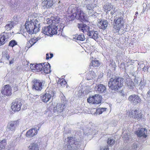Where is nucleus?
Instances as JSON below:
<instances>
[{
    "label": "nucleus",
    "instance_id": "obj_12",
    "mask_svg": "<svg viewBox=\"0 0 150 150\" xmlns=\"http://www.w3.org/2000/svg\"><path fill=\"white\" fill-rule=\"evenodd\" d=\"M68 144L67 145V150H70L71 149H75V146L76 145L75 140L72 137H68Z\"/></svg>",
    "mask_w": 150,
    "mask_h": 150
},
{
    "label": "nucleus",
    "instance_id": "obj_9",
    "mask_svg": "<svg viewBox=\"0 0 150 150\" xmlns=\"http://www.w3.org/2000/svg\"><path fill=\"white\" fill-rule=\"evenodd\" d=\"M128 100L134 105H136L141 102V99L138 96L133 94L129 96L128 98Z\"/></svg>",
    "mask_w": 150,
    "mask_h": 150
},
{
    "label": "nucleus",
    "instance_id": "obj_33",
    "mask_svg": "<svg viewBox=\"0 0 150 150\" xmlns=\"http://www.w3.org/2000/svg\"><path fill=\"white\" fill-rule=\"evenodd\" d=\"M38 40L37 38H33L30 39L28 43V45H29V47H30L33 45Z\"/></svg>",
    "mask_w": 150,
    "mask_h": 150
},
{
    "label": "nucleus",
    "instance_id": "obj_26",
    "mask_svg": "<svg viewBox=\"0 0 150 150\" xmlns=\"http://www.w3.org/2000/svg\"><path fill=\"white\" fill-rule=\"evenodd\" d=\"M90 67V66H89V68H90L89 69L90 71L86 75V79L88 80L92 79L93 78L96 77V75L95 74L94 72L93 71H90V69L91 68V67Z\"/></svg>",
    "mask_w": 150,
    "mask_h": 150
},
{
    "label": "nucleus",
    "instance_id": "obj_61",
    "mask_svg": "<svg viewBox=\"0 0 150 150\" xmlns=\"http://www.w3.org/2000/svg\"><path fill=\"white\" fill-rule=\"evenodd\" d=\"M123 139L124 140H127L129 139V137H126L125 139V138H124V137H123Z\"/></svg>",
    "mask_w": 150,
    "mask_h": 150
},
{
    "label": "nucleus",
    "instance_id": "obj_7",
    "mask_svg": "<svg viewBox=\"0 0 150 150\" xmlns=\"http://www.w3.org/2000/svg\"><path fill=\"white\" fill-rule=\"evenodd\" d=\"M33 88L37 91H41L42 89V82L39 80L34 79L33 81Z\"/></svg>",
    "mask_w": 150,
    "mask_h": 150
},
{
    "label": "nucleus",
    "instance_id": "obj_50",
    "mask_svg": "<svg viewBox=\"0 0 150 150\" xmlns=\"http://www.w3.org/2000/svg\"><path fill=\"white\" fill-rule=\"evenodd\" d=\"M48 30H49V32L48 33H49V35H53V33H52V25H49L48 26Z\"/></svg>",
    "mask_w": 150,
    "mask_h": 150
},
{
    "label": "nucleus",
    "instance_id": "obj_47",
    "mask_svg": "<svg viewBox=\"0 0 150 150\" xmlns=\"http://www.w3.org/2000/svg\"><path fill=\"white\" fill-rule=\"evenodd\" d=\"M86 8L87 11L92 9H93L94 8V7L93 6L92 4H88L86 6Z\"/></svg>",
    "mask_w": 150,
    "mask_h": 150
},
{
    "label": "nucleus",
    "instance_id": "obj_43",
    "mask_svg": "<svg viewBox=\"0 0 150 150\" xmlns=\"http://www.w3.org/2000/svg\"><path fill=\"white\" fill-rule=\"evenodd\" d=\"M2 57L3 58H6L7 60L9 59V57L6 50H5L2 52Z\"/></svg>",
    "mask_w": 150,
    "mask_h": 150
},
{
    "label": "nucleus",
    "instance_id": "obj_18",
    "mask_svg": "<svg viewBox=\"0 0 150 150\" xmlns=\"http://www.w3.org/2000/svg\"><path fill=\"white\" fill-rule=\"evenodd\" d=\"M53 4V0H44L42 3V6L45 8L51 7Z\"/></svg>",
    "mask_w": 150,
    "mask_h": 150
},
{
    "label": "nucleus",
    "instance_id": "obj_34",
    "mask_svg": "<svg viewBox=\"0 0 150 150\" xmlns=\"http://www.w3.org/2000/svg\"><path fill=\"white\" fill-rule=\"evenodd\" d=\"M29 150H39V148L36 144L33 143L30 146Z\"/></svg>",
    "mask_w": 150,
    "mask_h": 150
},
{
    "label": "nucleus",
    "instance_id": "obj_4",
    "mask_svg": "<svg viewBox=\"0 0 150 150\" xmlns=\"http://www.w3.org/2000/svg\"><path fill=\"white\" fill-rule=\"evenodd\" d=\"M22 105L21 100L16 99L12 103L11 108L14 111H18L20 110Z\"/></svg>",
    "mask_w": 150,
    "mask_h": 150
},
{
    "label": "nucleus",
    "instance_id": "obj_19",
    "mask_svg": "<svg viewBox=\"0 0 150 150\" xmlns=\"http://www.w3.org/2000/svg\"><path fill=\"white\" fill-rule=\"evenodd\" d=\"M125 86L129 89H133L135 86L134 83L129 78H127L125 82Z\"/></svg>",
    "mask_w": 150,
    "mask_h": 150
},
{
    "label": "nucleus",
    "instance_id": "obj_63",
    "mask_svg": "<svg viewBox=\"0 0 150 150\" xmlns=\"http://www.w3.org/2000/svg\"><path fill=\"white\" fill-rule=\"evenodd\" d=\"M134 82H136V83H137L138 82V81L137 80V79L136 78H135L134 79Z\"/></svg>",
    "mask_w": 150,
    "mask_h": 150
},
{
    "label": "nucleus",
    "instance_id": "obj_53",
    "mask_svg": "<svg viewBox=\"0 0 150 150\" xmlns=\"http://www.w3.org/2000/svg\"><path fill=\"white\" fill-rule=\"evenodd\" d=\"M112 10L111 11V14H112V15H114V13H116L117 12V9L115 10V8H114L113 9L112 8Z\"/></svg>",
    "mask_w": 150,
    "mask_h": 150
},
{
    "label": "nucleus",
    "instance_id": "obj_55",
    "mask_svg": "<svg viewBox=\"0 0 150 150\" xmlns=\"http://www.w3.org/2000/svg\"><path fill=\"white\" fill-rule=\"evenodd\" d=\"M137 147V144L136 143H134L133 144L132 147L133 148L135 149Z\"/></svg>",
    "mask_w": 150,
    "mask_h": 150
},
{
    "label": "nucleus",
    "instance_id": "obj_45",
    "mask_svg": "<svg viewBox=\"0 0 150 150\" xmlns=\"http://www.w3.org/2000/svg\"><path fill=\"white\" fill-rule=\"evenodd\" d=\"M17 42L15 40H13L10 41L9 44V46L13 47L15 45H17Z\"/></svg>",
    "mask_w": 150,
    "mask_h": 150
},
{
    "label": "nucleus",
    "instance_id": "obj_1",
    "mask_svg": "<svg viewBox=\"0 0 150 150\" xmlns=\"http://www.w3.org/2000/svg\"><path fill=\"white\" fill-rule=\"evenodd\" d=\"M38 21L36 19H29L25 23V28L29 34L36 33L40 30L39 25Z\"/></svg>",
    "mask_w": 150,
    "mask_h": 150
},
{
    "label": "nucleus",
    "instance_id": "obj_59",
    "mask_svg": "<svg viewBox=\"0 0 150 150\" xmlns=\"http://www.w3.org/2000/svg\"><path fill=\"white\" fill-rule=\"evenodd\" d=\"M148 97H150V90H149L147 93Z\"/></svg>",
    "mask_w": 150,
    "mask_h": 150
},
{
    "label": "nucleus",
    "instance_id": "obj_11",
    "mask_svg": "<svg viewBox=\"0 0 150 150\" xmlns=\"http://www.w3.org/2000/svg\"><path fill=\"white\" fill-rule=\"evenodd\" d=\"M132 117L137 120H139L143 117V115L139 111H137L136 110H132L131 112Z\"/></svg>",
    "mask_w": 150,
    "mask_h": 150
},
{
    "label": "nucleus",
    "instance_id": "obj_42",
    "mask_svg": "<svg viewBox=\"0 0 150 150\" xmlns=\"http://www.w3.org/2000/svg\"><path fill=\"white\" fill-rule=\"evenodd\" d=\"M106 108H98L97 109L96 111V113L97 114H100L102 113V112L106 110Z\"/></svg>",
    "mask_w": 150,
    "mask_h": 150
},
{
    "label": "nucleus",
    "instance_id": "obj_17",
    "mask_svg": "<svg viewBox=\"0 0 150 150\" xmlns=\"http://www.w3.org/2000/svg\"><path fill=\"white\" fill-rule=\"evenodd\" d=\"M87 34L90 38H93L95 40L98 38V32L92 29L87 33Z\"/></svg>",
    "mask_w": 150,
    "mask_h": 150
},
{
    "label": "nucleus",
    "instance_id": "obj_44",
    "mask_svg": "<svg viewBox=\"0 0 150 150\" xmlns=\"http://www.w3.org/2000/svg\"><path fill=\"white\" fill-rule=\"evenodd\" d=\"M85 24L83 23H78L77 25V26L78 28L79 29V31L82 32L83 31V30L84 29Z\"/></svg>",
    "mask_w": 150,
    "mask_h": 150
},
{
    "label": "nucleus",
    "instance_id": "obj_31",
    "mask_svg": "<svg viewBox=\"0 0 150 150\" xmlns=\"http://www.w3.org/2000/svg\"><path fill=\"white\" fill-rule=\"evenodd\" d=\"M6 144V139H4L1 141H0V150L5 149Z\"/></svg>",
    "mask_w": 150,
    "mask_h": 150
},
{
    "label": "nucleus",
    "instance_id": "obj_62",
    "mask_svg": "<svg viewBox=\"0 0 150 150\" xmlns=\"http://www.w3.org/2000/svg\"><path fill=\"white\" fill-rule=\"evenodd\" d=\"M50 58H51L53 57V54L52 53H51L50 54Z\"/></svg>",
    "mask_w": 150,
    "mask_h": 150
},
{
    "label": "nucleus",
    "instance_id": "obj_20",
    "mask_svg": "<svg viewBox=\"0 0 150 150\" xmlns=\"http://www.w3.org/2000/svg\"><path fill=\"white\" fill-rule=\"evenodd\" d=\"M146 130L144 128H142L138 131H135V133L137 135L138 137H146L147 136L146 135Z\"/></svg>",
    "mask_w": 150,
    "mask_h": 150
},
{
    "label": "nucleus",
    "instance_id": "obj_21",
    "mask_svg": "<svg viewBox=\"0 0 150 150\" xmlns=\"http://www.w3.org/2000/svg\"><path fill=\"white\" fill-rule=\"evenodd\" d=\"M38 133L37 129L32 128L28 131L26 133V136L28 137H32L36 135Z\"/></svg>",
    "mask_w": 150,
    "mask_h": 150
},
{
    "label": "nucleus",
    "instance_id": "obj_22",
    "mask_svg": "<svg viewBox=\"0 0 150 150\" xmlns=\"http://www.w3.org/2000/svg\"><path fill=\"white\" fill-rule=\"evenodd\" d=\"M52 33H53V35L57 34H58V35H59L62 32V28L61 27L59 28L58 25H56L55 26L52 25Z\"/></svg>",
    "mask_w": 150,
    "mask_h": 150
},
{
    "label": "nucleus",
    "instance_id": "obj_58",
    "mask_svg": "<svg viewBox=\"0 0 150 150\" xmlns=\"http://www.w3.org/2000/svg\"><path fill=\"white\" fill-rule=\"evenodd\" d=\"M46 59H50V57L49 56V54H48V53H47L46 54Z\"/></svg>",
    "mask_w": 150,
    "mask_h": 150
},
{
    "label": "nucleus",
    "instance_id": "obj_32",
    "mask_svg": "<svg viewBox=\"0 0 150 150\" xmlns=\"http://www.w3.org/2000/svg\"><path fill=\"white\" fill-rule=\"evenodd\" d=\"M103 8L105 10L110 11L112 9L113 6L111 3H107L104 5Z\"/></svg>",
    "mask_w": 150,
    "mask_h": 150
},
{
    "label": "nucleus",
    "instance_id": "obj_15",
    "mask_svg": "<svg viewBox=\"0 0 150 150\" xmlns=\"http://www.w3.org/2000/svg\"><path fill=\"white\" fill-rule=\"evenodd\" d=\"M42 70L41 71V73L47 74L51 72L50 66L48 63H44L43 64Z\"/></svg>",
    "mask_w": 150,
    "mask_h": 150
},
{
    "label": "nucleus",
    "instance_id": "obj_29",
    "mask_svg": "<svg viewBox=\"0 0 150 150\" xmlns=\"http://www.w3.org/2000/svg\"><path fill=\"white\" fill-rule=\"evenodd\" d=\"M79 9H78V7L75 5H72L69 8V11L72 13V15L73 16L74 14V13H76V12H77L78 10Z\"/></svg>",
    "mask_w": 150,
    "mask_h": 150
},
{
    "label": "nucleus",
    "instance_id": "obj_13",
    "mask_svg": "<svg viewBox=\"0 0 150 150\" xmlns=\"http://www.w3.org/2000/svg\"><path fill=\"white\" fill-rule=\"evenodd\" d=\"M9 38L7 33L5 32L1 33L0 35V45H2L4 44Z\"/></svg>",
    "mask_w": 150,
    "mask_h": 150
},
{
    "label": "nucleus",
    "instance_id": "obj_41",
    "mask_svg": "<svg viewBox=\"0 0 150 150\" xmlns=\"http://www.w3.org/2000/svg\"><path fill=\"white\" fill-rule=\"evenodd\" d=\"M84 28L82 32L84 33H88L91 29V28H90L88 26H87L86 24H85Z\"/></svg>",
    "mask_w": 150,
    "mask_h": 150
},
{
    "label": "nucleus",
    "instance_id": "obj_16",
    "mask_svg": "<svg viewBox=\"0 0 150 150\" xmlns=\"http://www.w3.org/2000/svg\"><path fill=\"white\" fill-rule=\"evenodd\" d=\"M108 25V23L107 21L104 19L101 20L98 24L99 28L103 30L107 28Z\"/></svg>",
    "mask_w": 150,
    "mask_h": 150
},
{
    "label": "nucleus",
    "instance_id": "obj_36",
    "mask_svg": "<svg viewBox=\"0 0 150 150\" xmlns=\"http://www.w3.org/2000/svg\"><path fill=\"white\" fill-rule=\"evenodd\" d=\"M90 65L93 67H99L100 65V63L99 61L96 60L92 61L90 64Z\"/></svg>",
    "mask_w": 150,
    "mask_h": 150
},
{
    "label": "nucleus",
    "instance_id": "obj_6",
    "mask_svg": "<svg viewBox=\"0 0 150 150\" xmlns=\"http://www.w3.org/2000/svg\"><path fill=\"white\" fill-rule=\"evenodd\" d=\"M74 16H75L76 19L79 20L81 22L86 21V14L80 9L78 10L76 13L74 14Z\"/></svg>",
    "mask_w": 150,
    "mask_h": 150
},
{
    "label": "nucleus",
    "instance_id": "obj_49",
    "mask_svg": "<svg viewBox=\"0 0 150 150\" xmlns=\"http://www.w3.org/2000/svg\"><path fill=\"white\" fill-rule=\"evenodd\" d=\"M145 85V83L144 82V81H141L140 82L139 85L142 88H144Z\"/></svg>",
    "mask_w": 150,
    "mask_h": 150
},
{
    "label": "nucleus",
    "instance_id": "obj_37",
    "mask_svg": "<svg viewBox=\"0 0 150 150\" xmlns=\"http://www.w3.org/2000/svg\"><path fill=\"white\" fill-rule=\"evenodd\" d=\"M122 26L120 25H117L115 24L113 27V31L114 33H119L120 30L121 29Z\"/></svg>",
    "mask_w": 150,
    "mask_h": 150
},
{
    "label": "nucleus",
    "instance_id": "obj_5",
    "mask_svg": "<svg viewBox=\"0 0 150 150\" xmlns=\"http://www.w3.org/2000/svg\"><path fill=\"white\" fill-rule=\"evenodd\" d=\"M53 94L52 95V97L55 96L54 92H52V91H48L45 94H43L41 96V98L42 101L45 103H47L49 101L52 97V94Z\"/></svg>",
    "mask_w": 150,
    "mask_h": 150
},
{
    "label": "nucleus",
    "instance_id": "obj_25",
    "mask_svg": "<svg viewBox=\"0 0 150 150\" xmlns=\"http://www.w3.org/2000/svg\"><path fill=\"white\" fill-rule=\"evenodd\" d=\"M95 88L99 93H102L105 91L106 88L105 86L103 84H99L96 85Z\"/></svg>",
    "mask_w": 150,
    "mask_h": 150
},
{
    "label": "nucleus",
    "instance_id": "obj_27",
    "mask_svg": "<svg viewBox=\"0 0 150 150\" xmlns=\"http://www.w3.org/2000/svg\"><path fill=\"white\" fill-rule=\"evenodd\" d=\"M73 39L75 41H83L85 40L86 38L83 34H77L74 36Z\"/></svg>",
    "mask_w": 150,
    "mask_h": 150
},
{
    "label": "nucleus",
    "instance_id": "obj_24",
    "mask_svg": "<svg viewBox=\"0 0 150 150\" xmlns=\"http://www.w3.org/2000/svg\"><path fill=\"white\" fill-rule=\"evenodd\" d=\"M113 81H115V84L116 85L117 88L122 87L123 85V79L122 78H117L113 79Z\"/></svg>",
    "mask_w": 150,
    "mask_h": 150
},
{
    "label": "nucleus",
    "instance_id": "obj_56",
    "mask_svg": "<svg viewBox=\"0 0 150 150\" xmlns=\"http://www.w3.org/2000/svg\"><path fill=\"white\" fill-rule=\"evenodd\" d=\"M100 150H109L108 146H106L105 148L101 149Z\"/></svg>",
    "mask_w": 150,
    "mask_h": 150
},
{
    "label": "nucleus",
    "instance_id": "obj_8",
    "mask_svg": "<svg viewBox=\"0 0 150 150\" xmlns=\"http://www.w3.org/2000/svg\"><path fill=\"white\" fill-rule=\"evenodd\" d=\"M18 120L13 121L9 123L7 125V130L8 132L11 131L12 133L15 130V128L18 125Z\"/></svg>",
    "mask_w": 150,
    "mask_h": 150
},
{
    "label": "nucleus",
    "instance_id": "obj_54",
    "mask_svg": "<svg viewBox=\"0 0 150 150\" xmlns=\"http://www.w3.org/2000/svg\"><path fill=\"white\" fill-rule=\"evenodd\" d=\"M34 66H35V65L34 64H30V68L32 70H35V69Z\"/></svg>",
    "mask_w": 150,
    "mask_h": 150
},
{
    "label": "nucleus",
    "instance_id": "obj_2",
    "mask_svg": "<svg viewBox=\"0 0 150 150\" xmlns=\"http://www.w3.org/2000/svg\"><path fill=\"white\" fill-rule=\"evenodd\" d=\"M47 23L48 24L56 26L58 25L59 28L62 26L61 25V19L59 16L51 17L50 18H48L47 20Z\"/></svg>",
    "mask_w": 150,
    "mask_h": 150
},
{
    "label": "nucleus",
    "instance_id": "obj_51",
    "mask_svg": "<svg viewBox=\"0 0 150 150\" xmlns=\"http://www.w3.org/2000/svg\"><path fill=\"white\" fill-rule=\"evenodd\" d=\"M45 35L42 32L41 33L40 35L37 38V39L38 40H40L41 38H43L44 36H45Z\"/></svg>",
    "mask_w": 150,
    "mask_h": 150
},
{
    "label": "nucleus",
    "instance_id": "obj_46",
    "mask_svg": "<svg viewBox=\"0 0 150 150\" xmlns=\"http://www.w3.org/2000/svg\"><path fill=\"white\" fill-rule=\"evenodd\" d=\"M107 143L110 145H113L115 143V141L113 139L109 138L108 139Z\"/></svg>",
    "mask_w": 150,
    "mask_h": 150
},
{
    "label": "nucleus",
    "instance_id": "obj_10",
    "mask_svg": "<svg viewBox=\"0 0 150 150\" xmlns=\"http://www.w3.org/2000/svg\"><path fill=\"white\" fill-rule=\"evenodd\" d=\"M11 86L9 85H6L2 88L1 93L3 95L8 96L11 94Z\"/></svg>",
    "mask_w": 150,
    "mask_h": 150
},
{
    "label": "nucleus",
    "instance_id": "obj_60",
    "mask_svg": "<svg viewBox=\"0 0 150 150\" xmlns=\"http://www.w3.org/2000/svg\"><path fill=\"white\" fill-rule=\"evenodd\" d=\"M13 62V60H11L10 61V62H9V64H12Z\"/></svg>",
    "mask_w": 150,
    "mask_h": 150
},
{
    "label": "nucleus",
    "instance_id": "obj_39",
    "mask_svg": "<svg viewBox=\"0 0 150 150\" xmlns=\"http://www.w3.org/2000/svg\"><path fill=\"white\" fill-rule=\"evenodd\" d=\"M63 6L62 4L59 1L58 4H57V7L56 8V10L57 11H60L63 10Z\"/></svg>",
    "mask_w": 150,
    "mask_h": 150
},
{
    "label": "nucleus",
    "instance_id": "obj_38",
    "mask_svg": "<svg viewBox=\"0 0 150 150\" xmlns=\"http://www.w3.org/2000/svg\"><path fill=\"white\" fill-rule=\"evenodd\" d=\"M48 30V26L44 27L42 29V32L44 34L47 35H49V33Z\"/></svg>",
    "mask_w": 150,
    "mask_h": 150
},
{
    "label": "nucleus",
    "instance_id": "obj_28",
    "mask_svg": "<svg viewBox=\"0 0 150 150\" xmlns=\"http://www.w3.org/2000/svg\"><path fill=\"white\" fill-rule=\"evenodd\" d=\"M114 21L115 24L117 25H120L122 27L124 25V21L123 18L122 17H119L118 18H115Z\"/></svg>",
    "mask_w": 150,
    "mask_h": 150
},
{
    "label": "nucleus",
    "instance_id": "obj_23",
    "mask_svg": "<svg viewBox=\"0 0 150 150\" xmlns=\"http://www.w3.org/2000/svg\"><path fill=\"white\" fill-rule=\"evenodd\" d=\"M116 85L115 81H113V79L111 78L108 83V86L109 88L112 90L116 91L118 89Z\"/></svg>",
    "mask_w": 150,
    "mask_h": 150
},
{
    "label": "nucleus",
    "instance_id": "obj_30",
    "mask_svg": "<svg viewBox=\"0 0 150 150\" xmlns=\"http://www.w3.org/2000/svg\"><path fill=\"white\" fill-rule=\"evenodd\" d=\"M43 66V65L42 64H39L35 65V66H34L35 69V71L41 73V71L42 70Z\"/></svg>",
    "mask_w": 150,
    "mask_h": 150
},
{
    "label": "nucleus",
    "instance_id": "obj_14",
    "mask_svg": "<svg viewBox=\"0 0 150 150\" xmlns=\"http://www.w3.org/2000/svg\"><path fill=\"white\" fill-rule=\"evenodd\" d=\"M65 105L63 104H57L55 107L54 108L53 112L57 114L60 113L63 111L64 109Z\"/></svg>",
    "mask_w": 150,
    "mask_h": 150
},
{
    "label": "nucleus",
    "instance_id": "obj_35",
    "mask_svg": "<svg viewBox=\"0 0 150 150\" xmlns=\"http://www.w3.org/2000/svg\"><path fill=\"white\" fill-rule=\"evenodd\" d=\"M14 23L13 22H9L5 26V29L7 30H10L13 26Z\"/></svg>",
    "mask_w": 150,
    "mask_h": 150
},
{
    "label": "nucleus",
    "instance_id": "obj_40",
    "mask_svg": "<svg viewBox=\"0 0 150 150\" xmlns=\"http://www.w3.org/2000/svg\"><path fill=\"white\" fill-rule=\"evenodd\" d=\"M67 83L63 79H59L58 81V83L62 86H64Z\"/></svg>",
    "mask_w": 150,
    "mask_h": 150
},
{
    "label": "nucleus",
    "instance_id": "obj_64",
    "mask_svg": "<svg viewBox=\"0 0 150 150\" xmlns=\"http://www.w3.org/2000/svg\"><path fill=\"white\" fill-rule=\"evenodd\" d=\"M138 12L137 11L136 12V14H138Z\"/></svg>",
    "mask_w": 150,
    "mask_h": 150
},
{
    "label": "nucleus",
    "instance_id": "obj_57",
    "mask_svg": "<svg viewBox=\"0 0 150 150\" xmlns=\"http://www.w3.org/2000/svg\"><path fill=\"white\" fill-rule=\"evenodd\" d=\"M147 34H150V29L148 28L146 31V33Z\"/></svg>",
    "mask_w": 150,
    "mask_h": 150
},
{
    "label": "nucleus",
    "instance_id": "obj_52",
    "mask_svg": "<svg viewBox=\"0 0 150 150\" xmlns=\"http://www.w3.org/2000/svg\"><path fill=\"white\" fill-rule=\"evenodd\" d=\"M13 89V91H14V92H15L16 91H17L18 90L17 86H16V85L15 84H14L13 87H12Z\"/></svg>",
    "mask_w": 150,
    "mask_h": 150
},
{
    "label": "nucleus",
    "instance_id": "obj_48",
    "mask_svg": "<svg viewBox=\"0 0 150 150\" xmlns=\"http://www.w3.org/2000/svg\"><path fill=\"white\" fill-rule=\"evenodd\" d=\"M88 13V14L91 16H93V15L95 16L96 15V12L94 11L93 9H92L87 11Z\"/></svg>",
    "mask_w": 150,
    "mask_h": 150
},
{
    "label": "nucleus",
    "instance_id": "obj_3",
    "mask_svg": "<svg viewBox=\"0 0 150 150\" xmlns=\"http://www.w3.org/2000/svg\"><path fill=\"white\" fill-rule=\"evenodd\" d=\"M102 100L101 96L99 94H95L92 97L87 99V101L89 103L99 104L101 102Z\"/></svg>",
    "mask_w": 150,
    "mask_h": 150
}]
</instances>
